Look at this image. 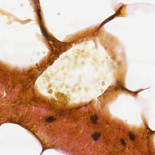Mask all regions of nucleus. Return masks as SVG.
Returning a JSON list of instances; mask_svg holds the SVG:
<instances>
[{
	"label": "nucleus",
	"instance_id": "nucleus-11",
	"mask_svg": "<svg viewBox=\"0 0 155 155\" xmlns=\"http://www.w3.org/2000/svg\"><path fill=\"white\" fill-rule=\"evenodd\" d=\"M120 141L122 144L124 146H125L126 145V143L125 141L122 139H120Z\"/></svg>",
	"mask_w": 155,
	"mask_h": 155
},
{
	"label": "nucleus",
	"instance_id": "nucleus-15",
	"mask_svg": "<svg viewBox=\"0 0 155 155\" xmlns=\"http://www.w3.org/2000/svg\"><path fill=\"white\" fill-rule=\"evenodd\" d=\"M121 8H122V7H120V8L119 9V10H118V12H120V10Z\"/></svg>",
	"mask_w": 155,
	"mask_h": 155
},
{
	"label": "nucleus",
	"instance_id": "nucleus-5",
	"mask_svg": "<svg viewBox=\"0 0 155 155\" xmlns=\"http://www.w3.org/2000/svg\"><path fill=\"white\" fill-rule=\"evenodd\" d=\"M100 136L101 134L98 132H96L92 135L93 138L95 141H97L99 139Z\"/></svg>",
	"mask_w": 155,
	"mask_h": 155
},
{
	"label": "nucleus",
	"instance_id": "nucleus-3",
	"mask_svg": "<svg viewBox=\"0 0 155 155\" xmlns=\"http://www.w3.org/2000/svg\"><path fill=\"white\" fill-rule=\"evenodd\" d=\"M115 90H124L125 89L124 88L122 84L120 82H117L116 86L114 87Z\"/></svg>",
	"mask_w": 155,
	"mask_h": 155
},
{
	"label": "nucleus",
	"instance_id": "nucleus-7",
	"mask_svg": "<svg viewBox=\"0 0 155 155\" xmlns=\"http://www.w3.org/2000/svg\"><path fill=\"white\" fill-rule=\"evenodd\" d=\"M129 135L130 139L132 141L136 142V135L131 133L129 134Z\"/></svg>",
	"mask_w": 155,
	"mask_h": 155
},
{
	"label": "nucleus",
	"instance_id": "nucleus-14",
	"mask_svg": "<svg viewBox=\"0 0 155 155\" xmlns=\"http://www.w3.org/2000/svg\"><path fill=\"white\" fill-rule=\"evenodd\" d=\"M115 16V15H112V16H111V17H110V18H111V17H112V18H111V19H110V20H111V19H113V18H114V17Z\"/></svg>",
	"mask_w": 155,
	"mask_h": 155
},
{
	"label": "nucleus",
	"instance_id": "nucleus-2",
	"mask_svg": "<svg viewBox=\"0 0 155 155\" xmlns=\"http://www.w3.org/2000/svg\"><path fill=\"white\" fill-rule=\"evenodd\" d=\"M29 80H21L19 81V82L21 84L22 86V91H24L27 90L28 88V87H26L27 84L29 82Z\"/></svg>",
	"mask_w": 155,
	"mask_h": 155
},
{
	"label": "nucleus",
	"instance_id": "nucleus-9",
	"mask_svg": "<svg viewBox=\"0 0 155 155\" xmlns=\"http://www.w3.org/2000/svg\"><path fill=\"white\" fill-rule=\"evenodd\" d=\"M37 15L38 16L40 20V21H41V15H40V14L39 13L40 10L39 9L38 7L37 8Z\"/></svg>",
	"mask_w": 155,
	"mask_h": 155
},
{
	"label": "nucleus",
	"instance_id": "nucleus-10",
	"mask_svg": "<svg viewBox=\"0 0 155 155\" xmlns=\"http://www.w3.org/2000/svg\"><path fill=\"white\" fill-rule=\"evenodd\" d=\"M144 155H152V153L150 150H149L147 152L144 153Z\"/></svg>",
	"mask_w": 155,
	"mask_h": 155
},
{
	"label": "nucleus",
	"instance_id": "nucleus-4",
	"mask_svg": "<svg viewBox=\"0 0 155 155\" xmlns=\"http://www.w3.org/2000/svg\"><path fill=\"white\" fill-rule=\"evenodd\" d=\"M90 119L92 124L94 125H98L99 124L97 121L98 119L97 117L96 116H91Z\"/></svg>",
	"mask_w": 155,
	"mask_h": 155
},
{
	"label": "nucleus",
	"instance_id": "nucleus-12",
	"mask_svg": "<svg viewBox=\"0 0 155 155\" xmlns=\"http://www.w3.org/2000/svg\"><path fill=\"white\" fill-rule=\"evenodd\" d=\"M65 111V112L66 113L65 114H67V113H68L69 114H71V113H72V111L71 110H69L68 111Z\"/></svg>",
	"mask_w": 155,
	"mask_h": 155
},
{
	"label": "nucleus",
	"instance_id": "nucleus-13",
	"mask_svg": "<svg viewBox=\"0 0 155 155\" xmlns=\"http://www.w3.org/2000/svg\"><path fill=\"white\" fill-rule=\"evenodd\" d=\"M33 101L34 102H38L39 103V100L38 99H36V98L33 99Z\"/></svg>",
	"mask_w": 155,
	"mask_h": 155
},
{
	"label": "nucleus",
	"instance_id": "nucleus-16",
	"mask_svg": "<svg viewBox=\"0 0 155 155\" xmlns=\"http://www.w3.org/2000/svg\"><path fill=\"white\" fill-rule=\"evenodd\" d=\"M37 70H38V71H40V68H37Z\"/></svg>",
	"mask_w": 155,
	"mask_h": 155
},
{
	"label": "nucleus",
	"instance_id": "nucleus-8",
	"mask_svg": "<svg viewBox=\"0 0 155 155\" xmlns=\"http://www.w3.org/2000/svg\"><path fill=\"white\" fill-rule=\"evenodd\" d=\"M52 108H53V109L54 110V111L56 113V114H57V112H58V113H59V114H60L61 115L62 114H65L66 113L65 112V111L63 110H58L57 109H55V108H53L52 107Z\"/></svg>",
	"mask_w": 155,
	"mask_h": 155
},
{
	"label": "nucleus",
	"instance_id": "nucleus-1",
	"mask_svg": "<svg viewBox=\"0 0 155 155\" xmlns=\"http://www.w3.org/2000/svg\"><path fill=\"white\" fill-rule=\"evenodd\" d=\"M39 24L40 26V28L41 31L42 32V34L44 35L45 38L47 40H51V37L47 33L45 30L43 28V25L42 24H41L40 22H39Z\"/></svg>",
	"mask_w": 155,
	"mask_h": 155
},
{
	"label": "nucleus",
	"instance_id": "nucleus-6",
	"mask_svg": "<svg viewBox=\"0 0 155 155\" xmlns=\"http://www.w3.org/2000/svg\"><path fill=\"white\" fill-rule=\"evenodd\" d=\"M45 120L48 122H51L55 120V118L52 116H48L45 118Z\"/></svg>",
	"mask_w": 155,
	"mask_h": 155
}]
</instances>
